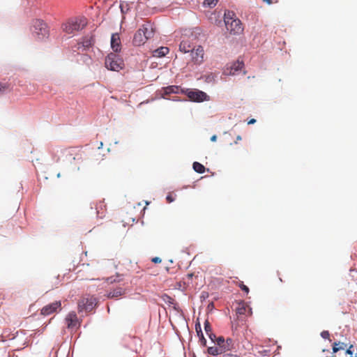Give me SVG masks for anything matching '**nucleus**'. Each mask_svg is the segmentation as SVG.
Masks as SVG:
<instances>
[{"instance_id": "f257e3e1", "label": "nucleus", "mask_w": 357, "mask_h": 357, "mask_svg": "<svg viewBox=\"0 0 357 357\" xmlns=\"http://www.w3.org/2000/svg\"><path fill=\"white\" fill-rule=\"evenodd\" d=\"M154 35V30L151 24L147 23L143 24L134 34L132 43L135 46L144 45L147 40Z\"/></svg>"}, {"instance_id": "9d476101", "label": "nucleus", "mask_w": 357, "mask_h": 357, "mask_svg": "<svg viewBox=\"0 0 357 357\" xmlns=\"http://www.w3.org/2000/svg\"><path fill=\"white\" fill-rule=\"evenodd\" d=\"M65 321L68 328L74 329L79 325L77 316L75 312H69L67 314Z\"/></svg>"}, {"instance_id": "9b49d317", "label": "nucleus", "mask_w": 357, "mask_h": 357, "mask_svg": "<svg viewBox=\"0 0 357 357\" xmlns=\"http://www.w3.org/2000/svg\"><path fill=\"white\" fill-rule=\"evenodd\" d=\"M196 46L194 45L189 38H183L180 43L179 50L183 53L190 52Z\"/></svg>"}, {"instance_id": "393cba45", "label": "nucleus", "mask_w": 357, "mask_h": 357, "mask_svg": "<svg viewBox=\"0 0 357 357\" xmlns=\"http://www.w3.org/2000/svg\"><path fill=\"white\" fill-rule=\"evenodd\" d=\"M218 3V0H204V3L212 8L214 7Z\"/></svg>"}, {"instance_id": "c85d7f7f", "label": "nucleus", "mask_w": 357, "mask_h": 357, "mask_svg": "<svg viewBox=\"0 0 357 357\" xmlns=\"http://www.w3.org/2000/svg\"><path fill=\"white\" fill-rule=\"evenodd\" d=\"M166 199L168 203H172L175 200V197L173 193H169L166 197Z\"/></svg>"}, {"instance_id": "f704fd0d", "label": "nucleus", "mask_w": 357, "mask_h": 357, "mask_svg": "<svg viewBox=\"0 0 357 357\" xmlns=\"http://www.w3.org/2000/svg\"><path fill=\"white\" fill-rule=\"evenodd\" d=\"M7 87L8 86H6V84L0 83V93L3 92L7 89Z\"/></svg>"}, {"instance_id": "a211bd4d", "label": "nucleus", "mask_w": 357, "mask_h": 357, "mask_svg": "<svg viewBox=\"0 0 357 357\" xmlns=\"http://www.w3.org/2000/svg\"><path fill=\"white\" fill-rule=\"evenodd\" d=\"M208 353L210 354V355H213V356H218L219 354H222L223 353H225L223 351V349L222 347H218L217 346H215V347H210L208 348Z\"/></svg>"}, {"instance_id": "473e14b6", "label": "nucleus", "mask_w": 357, "mask_h": 357, "mask_svg": "<svg viewBox=\"0 0 357 357\" xmlns=\"http://www.w3.org/2000/svg\"><path fill=\"white\" fill-rule=\"evenodd\" d=\"M354 347V346L352 344H350L349 346V347L347 348V349L346 350V354H349V355H352L353 354V350H352V348Z\"/></svg>"}, {"instance_id": "cd10ccee", "label": "nucleus", "mask_w": 357, "mask_h": 357, "mask_svg": "<svg viewBox=\"0 0 357 357\" xmlns=\"http://www.w3.org/2000/svg\"><path fill=\"white\" fill-rule=\"evenodd\" d=\"M339 344H340V343H337L336 342H335L333 344V353H336V352L339 351L340 350H342V347H338Z\"/></svg>"}, {"instance_id": "79ce46f5", "label": "nucleus", "mask_w": 357, "mask_h": 357, "mask_svg": "<svg viewBox=\"0 0 357 357\" xmlns=\"http://www.w3.org/2000/svg\"><path fill=\"white\" fill-rule=\"evenodd\" d=\"M72 151H73V150L72 149H70H70H66V151H68L69 153H70V152H71Z\"/></svg>"}, {"instance_id": "4be33fe9", "label": "nucleus", "mask_w": 357, "mask_h": 357, "mask_svg": "<svg viewBox=\"0 0 357 357\" xmlns=\"http://www.w3.org/2000/svg\"><path fill=\"white\" fill-rule=\"evenodd\" d=\"M194 276L193 273H188L183 278V282L185 284L189 286L192 284V280Z\"/></svg>"}, {"instance_id": "e433bc0d", "label": "nucleus", "mask_w": 357, "mask_h": 357, "mask_svg": "<svg viewBox=\"0 0 357 357\" xmlns=\"http://www.w3.org/2000/svg\"><path fill=\"white\" fill-rule=\"evenodd\" d=\"M337 343H340L338 347H342V349H344L345 348H347L348 347V344L344 343V342H338Z\"/></svg>"}, {"instance_id": "5701e85b", "label": "nucleus", "mask_w": 357, "mask_h": 357, "mask_svg": "<svg viewBox=\"0 0 357 357\" xmlns=\"http://www.w3.org/2000/svg\"><path fill=\"white\" fill-rule=\"evenodd\" d=\"M215 343L217 344V347H222V346H225V340L223 337L220 336L216 339V341Z\"/></svg>"}, {"instance_id": "0eeeda50", "label": "nucleus", "mask_w": 357, "mask_h": 357, "mask_svg": "<svg viewBox=\"0 0 357 357\" xmlns=\"http://www.w3.org/2000/svg\"><path fill=\"white\" fill-rule=\"evenodd\" d=\"M191 100L195 102H203L208 100V96L206 93L199 90L186 89L182 91Z\"/></svg>"}, {"instance_id": "f8f14e48", "label": "nucleus", "mask_w": 357, "mask_h": 357, "mask_svg": "<svg viewBox=\"0 0 357 357\" xmlns=\"http://www.w3.org/2000/svg\"><path fill=\"white\" fill-rule=\"evenodd\" d=\"M111 47L115 52H119L121 49V39L119 33H113L111 37Z\"/></svg>"}, {"instance_id": "37998d69", "label": "nucleus", "mask_w": 357, "mask_h": 357, "mask_svg": "<svg viewBox=\"0 0 357 357\" xmlns=\"http://www.w3.org/2000/svg\"><path fill=\"white\" fill-rule=\"evenodd\" d=\"M350 357H353V356H350Z\"/></svg>"}, {"instance_id": "20e7f679", "label": "nucleus", "mask_w": 357, "mask_h": 357, "mask_svg": "<svg viewBox=\"0 0 357 357\" xmlns=\"http://www.w3.org/2000/svg\"><path fill=\"white\" fill-rule=\"evenodd\" d=\"M105 66L113 71H119L124 66L123 61L116 54L110 53L105 59Z\"/></svg>"}, {"instance_id": "aec40b11", "label": "nucleus", "mask_w": 357, "mask_h": 357, "mask_svg": "<svg viewBox=\"0 0 357 357\" xmlns=\"http://www.w3.org/2000/svg\"><path fill=\"white\" fill-rule=\"evenodd\" d=\"M193 169L199 174H202L205 172V167L198 162H194L192 165Z\"/></svg>"}, {"instance_id": "39448f33", "label": "nucleus", "mask_w": 357, "mask_h": 357, "mask_svg": "<svg viewBox=\"0 0 357 357\" xmlns=\"http://www.w3.org/2000/svg\"><path fill=\"white\" fill-rule=\"evenodd\" d=\"M33 36L38 40H43L49 36V29L46 23L36 20L33 24Z\"/></svg>"}, {"instance_id": "7ed1b4c3", "label": "nucleus", "mask_w": 357, "mask_h": 357, "mask_svg": "<svg viewBox=\"0 0 357 357\" xmlns=\"http://www.w3.org/2000/svg\"><path fill=\"white\" fill-rule=\"evenodd\" d=\"M224 20L226 29L231 34H238L243 31L241 22L235 18V13L233 11L225 12Z\"/></svg>"}, {"instance_id": "6ab92c4d", "label": "nucleus", "mask_w": 357, "mask_h": 357, "mask_svg": "<svg viewBox=\"0 0 357 357\" xmlns=\"http://www.w3.org/2000/svg\"><path fill=\"white\" fill-rule=\"evenodd\" d=\"M123 293H124V290L122 288L119 287L117 289H114L112 291H110L108 294V297L109 298H117V297L123 295Z\"/></svg>"}, {"instance_id": "bb28decb", "label": "nucleus", "mask_w": 357, "mask_h": 357, "mask_svg": "<svg viewBox=\"0 0 357 357\" xmlns=\"http://www.w3.org/2000/svg\"><path fill=\"white\" fill-rule=\"evenodd\" d=\"M238 287L241 288L242 291H243L246 294L249 293V288L246 285H245L243 282H240Z\"/></svg>"}, {"instance_id": "2f4dec72", "label": "nucleus", "mask_w": 357, "mask_h": 357, "mask_svg": "<svg viewBox=\"0 0 357 357\" xmlns=\"http://www.w3.org/2000/svg\"><path fill=\"white\" fill-rule=\"evenodd\" d=\"M207 335L213 342H215L218 337H216V335L213 332L207 334Z\"/></svg>"}, {"instance_id": "7c9ffc66", "label": "nucleus", "mask_w": 357, "mask_h": 357, "mask_svg": "<svg viewBox=\"0 0 357 357\" xmlns=\"http://www.w3.org/2000/svg\"><path fill=\"white\" fill-rule=\"evenodd\" d=\"M199 337V342L201 343V344L204 347L206 346V340L205 339V337H204V335H202Z\"/></svg>"}, {"instance_id": "c756f323", "label": "nucleus", "mask_w": 357, "mask_h": 357, "mask_svg": "<svg viewBox=\"0 0 357 357\" xmlns=\"http://www.w3.org/2000/svg\"><path fill=\"white\" fill-rule=\"evenodd\" d=\"M321 337H323L324 339H328L329 340V337H330V333L328 331H323L321 333Z\"/></svg>"}, {"instance_id": "1a4fd4ad", "label": "nucleus", "mask_w": 357, "mask_h": 357, "mask_svg": "<svg viewBox=\"0 0 357 357\" xmlns=\"http://www.w3.org/2000/svg\"><path fill=\"white\" fill-rule=\"evenodd\" d=\"M61 310V301H55L54 303L45 305L40 310V314L44 316H48L54 312Z\"/></svg>"}, {"instance_id": "423d86ee", "label": "nucleus", "mask_w": 357, "mask_h": 357, "mask_svg": "<svg viewBox=\"0 0 357 357\" xmlns=\"http://www.w3.org/2000/svg\"><path fill=\"white\" fill-rule=\"evenodd\" d=\"M78 312H91L96 305V298L93 296L81 298L77 303Z\"/></svg>"}, {"instance_id": "ea45409f", "label": "nucleus", "mask_w": 357, "mask_h": 357, "mask_svg": "<svg viewBox=\"0 0 357 357\" xmlns=\"http://www.w3.org/2000/svg\"><path fill=\"white\" fill-rule=\"evenodd\" d=\"M264 2L266 3L267 4L270 5L273 3L272 0H262Z\"/></svg>"}, {"instance_id": "f3484780", "label": "nucleus", "mask_w": 357, "mask_h": 357, "mask_svg": "<svg viewBox=\"0 0 357 357\" xmlns=\"http://www.w3.org/2000/svg\"><path fill=\"white\" fill-rule=\"evenodd\" d=\"M248 310L247 306L245 305V303H238V306L236 308V314L238 317L245 315L246 314V312Z\"/></svg>"}, {"instance_id": "2eb2a0df", "label": "nucleus", "mask_w": 357, "mask_h": 357, "mask_svg": "<svg viewBox=\"0 0 357 357\" xmlns=\"http://www.w3.org/2000/svg\"><path fill=\"white\" fill-rule=\"evenodd\" d=\"M169 48L167 47H160L153 51V55L155 57H162L169 53Z\"/></svg>"}, {"instance_id": "a19ab883", "label": "nucleus", "mask_w": 357, "mask_h": 357, "mask_svg": "<svg viewBox=\"0 0 357 357\" xmlns=\"http://www.w3.org/2000/svg\"><path fill=\"white\" fill-rule=\"evenodd\" d=\"M217 139V136L216 135H213L211 137V141L212 142H215Z\"/></svg>"}, {"instance_id": "f03ea898", "label": "nucleus", "mask_w": 357, "mask_h": 357, "mask_svg": "<svg viewBox=\"0 0 357 357\" xmlns=\"http://www.w3.org/2000/svg\"><path fill=\"white\" fill-rule=\"evenodd\" d=\"M87 24V20L84 17H76L69 19L61 26L62 30L68 33L71 34L75 31L82 30Z\"/></svg>"}, {"instance_id": "ddd939ff", "label": "nucleus", "mask_w": 357, "mask_h": 357, "mask_svg": "<svg viewBox=\"0 0 357 357\" xmlns=\"http://www.w3.org/2000/svg\"><path fill=\"white\" fill-rule=\"evenodd\" d=\"M95 40L93 36H85L81 43H79L77 44L78 49L80 47L83 48V50H85L86 49H89V47H92V45L94 44Z\"/></svg>"}, {"instance_id": "72a5a7b5", "label": "nucleus", "mask_w": 357, "mask_h": 357, "mask_svg": "<svg viewBox=\"0 0 357 357\" xmlns=\"http://www.w3.org/2000/svg\"><path fill=\"white\" fill-rule=\"evenodd\" d=\"M151 261L155 264H159L162 261V259L158 257H155L152 258Z\"/></svg>"}, {"instance_id": "4c0bfd02", "label": "nucleus", "mask_w": 357, "mask_h": 357, "mask_svg": "<svg viewBox=\"0 0 357 357\" xmlns=\"http://www.w3.org/2000/svg\"><path fill=\"white\" fill-rule=\"evenodd\" d=\"M255 122H256V120H255V119H250V120L248 122V125L254 124Z\"/></svg>"}, {"instance_id": "412c9836", "label": "nucleus", "mask_w": 357, "mask_h": 357, "mask_svg": "<svg viewBox=\"0 0 357 357\" xmlns=\"http://www.w3.org/2000/svg\"><path fill=\"white\" fill-rule=\"evenodd\" d=\"M234 347V342L231 338H227V340H225V346H222V348L223 349L224 352H226L227 351H230L233 349Z\"/></svg>"}, {"instance_id": "a878e982", "label": "nucleus", "mask_w": 357, "mask_h": 357, "mask_svg": "<svg viewBox=\"0 0 357 357\" xmlns=\"http://www.w3.org/2000/svg\"><path fill=\"white\" fill-rule=\"evenodd\" d=\"M195 331L199 337H200L202 335H203V333L202 331V327L199 322L195 324Z\"/></svg>"}, {"instance_id": "58836bf2", "label": "nucleus", "mask_w": 357, "mask_h": 357, "mask_svg": "<svg viewBox=\"0 0 357 357\" xmlns=\"http://www.w3.org/2000/svg\"><path fill=\"white\" fill-rule=\"evenodd\" d=\"M241 139H242L240 135H238V136L236 137V140L234 142V143H235V144H237V143H238V141H240V140H241Z\"/></svg>"}, {"instance_id": "b1692460", "label": "nucleus", "mask_w": 357, "mask_h": 357, "mask_svg": "<svg viewBox=\"0 0 357 357\" xmlns=\"http://www.w3.org/2000/svg\"><path fill=\"white\" fill-rule=\"evenodd\" d=\"M204 330H205L206 334H209L210 333H212V328H211V326L208 320H206L204 322Z\"/></svg>"}, {"instance_id": "dca6fc26", "label": "nucleus", "mask_w": 357, "mask_h": 357, "mask_svg": "<svg viewBox=\"0 0 357 357\" xmlns=\"http://www.w3.org/2000/svg\"><path fill=\"white\" fill-rule=\"evenodd\" d=\"M244 64L242 61H237L231 64L230 67V75H234L236 72L238 71L243 67Z\"/></svg>"}, {"instance_id": "c9c22d12", "label": "nucleus", "mask_w": 357, "mask_h": 357, "mask_svg": "<svg viewBox=\"0 0 357 357\" xmlns=\"http://www.w3.org/2000/svg\"><path fill=\"white\" fill-rule=\"evenodd\" d=\"M107 281L109 283H113V282H119L120 280H116V279H114L113 277H110L109 278L107 279Z\"/></svg>"}, {"instance_id": "6e6552de", "label": "nucleus", "mask_w": 357, "mask_h": 357, "mask_svg": "<svg viewBox=\"0 0 357 357\" xmlns=\"http://www.w3.org/2000/svg\"><path fill=\"white\" fill-rule=\"evenodd\" d=\"M190 53L191 61L195 64H200L204 61V51L201 45L195 47Z\"/></svg>"}, {"instance_id": "4468645a", "label": "nucleus", "mask_w": 357, "mask_h": 357, "mask_svg": "<svg viewBox=\"0 0 357 357\" xmlns=\"http://www.w3.org/2000/svg\"><path fill=\"white\" fill-rule=\"evenodd\" d=\"M165 94L168 95L171 93H179L180 92L182 93V91H183L182 89H181L178 86H169L163 89Z\"/></svg>"}]
</instances>
